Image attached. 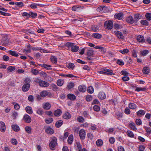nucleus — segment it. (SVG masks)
Segmentation results:
<instances>
[{
  "label": "nucleus",
  "mask_w": 151,
  "mask_h": 151,
  "mask_svg": "<svg viewBox=\"0 0 151 151\" xmlns=\"http://www.w3.org/2000/svg\"><path fill=\"white\" fill-rule=\"evenodd\" d=\"M127 22L130 24H133L134 22V19L132 16H129L126 19Z\"/></svg>",
  "instance_id": "11"
},
{
  "label": "nucleus",
  "mask_w": 151,
  "mask_h": 151,
  "mask_svg": "<svg viewBox=\"0 0 151 151\" xmlns=\"http://www.w3.org/2000/svg\"><path fill=\"white\" fill-rule=\"evenodd\" d=\"M12 129L16 132H18L19 129V127L16 124H14L12 126Z\"/></svg>",
  "instance_id": "27"
},
{
  "label": "nucleus",
  "mask_w": 151,
  "mask_h": 151,
  "mask_svg": "<svg viewBox=\"0 0 151 151\" xmlns=\"http://www.w3.org/2000/svg\"><path fill=\"white\" fill-rule=\"evenodd\" d=\"M75 66L74 63H69L67 67L68 68H71L72 69H73Z\"/></svg>",
  "instance_id": "43"
},
{
  "label": "nucleus",
  "mask_w": 151,
  "mask_h": 151,
  "mask_svg": "<svg viewBox=\"0 0 151 151\" xmlns=\"http://www.w3.org/2000/svg\"><path fill=\"white\" fill-rule=\"evenodd\" d=\"M87 54L88 56H91L93 55V52L92 50V48L87 50Z\"/></svg>",
  "instance_id": "38"
},
{
  "label": "nucleus",
  "mask_w": 151,
  "mask_h": 151,
  "mask_svg": "<svg viewBox=\"0 0 151 151\" xmlns=\"http://www.w3.org/2000/svg\"><path fill=\"white\" fill-rule=\"evenodd\" d=\"M115 35L117 36L119 40H124V37L122 33L120 31H114Z\"/></svg>",
  "instance_id": "5"
},
{
  "label": "nucleus",
  "mask_w": 151,
  "mask_h": 151,
  "mask_svg": "<svg viewBox=\"0 0 151 151\" xmlns=\"http://www.w3.org/2000/svg\"><path fill=\"white\" fill-rule=\"evenodd\" d=\"M25 130L27 133L30 134L31 132L32 129L29 126H27L25 127Z\"/></svg>",
  "instance_id": "51"
},
{
  "label": "nucleus",
  "mask_w": 151,
  "mask_h": 151,
  "mask_svg": "<svg viewBox=\"0 0 151 151\" xmlns=\"http://www.w3.org/2000/svg\"><path fill=\"white\" fill-rule=\"evenodd\" d=\"M122 13H119L118 14H115L114 17L116 19L120 20L122 18Z\"/></svg>",
  "instance_id": "21"
},
{
  "label": "nucleus",
  "mask_w": 151,
  "mask_h": 151,
  "mask_svg": "<svg viewBox=\"0 0 151 151\" xmlns=\"http://www.w3.org/2000/svg\"><path fill=\"white\" fill-rule=\"evenodd\" d=\"M1 44L4 46H8L10 45L9 39L6 36L3 37Z\"/></svg>",
  "instance_id": "3"
},
{
  "label": "nucleus",
  "mask_w": 151,
  "mask_h": 151,
  "mask_svg": "<svg viewBox=\"0 0 151 151\" xmlns=\"http://www.w3.org/2000/svg\"><path fill=\"white\" fill-rule=\"evenodd\" d=\"M31 81V79L30 78H26L24 80V84L30 85V83Z\"/></svg>",
  "instance_id": "34"
},
{
  "label": "nucleus",
  "mask_w": 151,
  "mask_h": 151,
  "mask_svg": "<svg viewBox=\"0 0 151 151\" xmlns=\"http://www.w3.org/2000/svg\"><path fill=\"white\" fill-rule=\"evenodd\" d=\"M45 132L48 134H52L54 133V131L50 127H46Z\"/></svg>",
  "instance_id": "8"
},
{
  "label": "nucleus",
  "mask_w": 151,
  "mask_h": 151,
  "mask_svg": "<svg viewBox=\"0 0 151 151\" xmlns=\"http://www.w3.org/2000/svg\"><path fill=\"white\" fill-rule=\"evenodd\" d=\"M92 99V96L90 95L87 96L86 97V100L88 101H90Z\"/></svg>",
  "instance_id": "60"
},
{
  "label": "nucleus",
  "mask_w": 151,
  "mask_h": 151,
  "mask_svg": "<svg viewBox=\"0 0 151 151\" xmlns=\"http://www.w3.org/2000/svg\"><path fill=\"white\" fill-rule=\"evenodd\" d=\"M74 45H75V44L74 43L70 42H67L66 43L65 46L67 47H71V48Z\"/></svg>",
  "instance_id": "49"
},
{
  "label": "nucleus",
  "mask_w": 151,
  "mask_h": 151,
  "mask_svg": "<svg viewBox=\"0 0 151 151\" xmlns=\"http://www.w3.org/2000/svg\"><path fill=\"white\" fill-rule=\"evenodd\" d=\"M29 17H31L33 18H35L37 14L36 13H34L32 12H29Z\"/></svg>",
  "instance_id": "52"
},
{
  "label": "nucleus",
  "mask_w": 151,
  "mask_h": 151,
  "mask_svg": "<svg viewBox=\"0 0 151 151\" xmlns=\"http://www.w3.org/2000/svg\"><path fill=\"white\" fill-rule=\"evenodd\" d=\"M68 142L70 145L71 144L73 141V136L72 134L70 135L68 137Z\"/></svg>",
  "instance_id": "20"
},
{
  "label": "nucleus",
  "mask_w": 151,
  "mask_h": 151,
  "mask_svg": "<svg viewBox=\"0 0 151 151\" xmlns=\"http://www.w3.org/2000/svg\"><path fill=\"white\" fill-rule=\"evenodd\" d=\"M145 111L144 110H140L137 112V115L138 116H142L145 114Z\"/></svg>",
  "instance_id": "30"
},
{
  "label": "nucleus",
  "mask_w": 151,
  "mask_h": 151,
  "mask_svg": "<svg viewBox=\"0 0 151 151\" xmlns=\"http://www.w3.org/2000/svg\"><path fill=\"white\" fill-rule=\"evenodd\" d=\"M127 135L131 137H133L134 136V134L133 133L130 131H128L127 132Z\"/></svg>",
  "instance_id": "42"
},
{
  "label": "nucleus",
  "mask_w": 151,
  "mask_h": 151,
  "mask_svg": "<svg viewBox=\"0 0 151 151\" xmlns=\"http://www.w3.org/2000/svg\"><path fill=\"white\" fill-rule=\"evenodd\" d=\"M35 82L36 83H38L40 86L42 87H47L49 85V83L38 78L36 79Z\"/></svg>",
  "instance_id": "1"
},
{
  "label": "nucleus",
  "mask_w": 151,
  "mask_h": 151,
  "mask_svg": "<svg viewBox=\"0 0 151 151\" xmlns=\"http://www.w3.org/2000/svg\"><path fill=\"white\" fill-rule=\"evenodd\" d=\"M137 41L141 43H143L145 42V40L144 37L142 35L138 36L137 37Z\"/></svg>",
  "instance_id": "10"
},
{
  "label": "nucleus",
  "mask_w": 151,
  "mask_h": 151,
  "mask_svg": "<svg viewBox=\"0 0 151 151\" xmlns=\"http://www.w3.org/2000/svg\"><path fill=\"white\" fill-rule=\"evenodd\" d=\"M68 98L72 100H74L76 99V96L72 94H69L67 95Z\"/></svg>",
  "instance_id": "26"
},
{
  "label": "nucleus",
  "mask_w": 151,
  "mask_h": 151,
  "mask_svg": "<svg viewBox=\"0 0 151 151\" xmlns=\"http://www.w3.org/2000/svg\"><path fill=\"white\" fill-rule=\"evenodd\" d=\"M104 6H102L98 7L97 9V11L99 12H104Z\"/></svg>",
  "instance_id": "37"
},
{
  "label": "nucleus",
  "mask_w": 151,
  "mask_h": 151,
  "mask_svg": "<svg viewBox=\"0 0 151 151\" xmlns=\"http://www.w3.org/2000/svg\"><path fill=\"white\" fill-rule=\"evenodd\" d=\"M77 120L80 122L83 123L85 121L83 117L81 116H79L77 117Z\"/></svg>",
  "instance_id": "41"
},
{
  "label": "nucleus",
  "mask_w": 151,
  "mask_h": 151,
  "mask_svg": "<svg viewBox=\"0 0 151 151\" xmlns=\"http://www.w3.org/2000/svg\"><path fill=\"white\" fill-rule=\"evenodd\" d=\"M141 23L143 25L148 26L149 25V23L146 20H142L141 21Z\"/></svg>",
  "instance_id": "46"
},
{
  "label": "nucleus",
  "mask_w": 151,
  "mask_h": 151,
  "mask_svg": "<svg viewBox=\"0 0 151 151\" xmlns=\"http://www.w3.org/2000/svg\"><path fill=\"white\" fill-rule=\"evenodd\" d=\"M113 22L111 20L106 21L104 23V27L109 30L113 28Z\"/></svg>",
  "instance_id": "4"
},
{
  "label": "nucleus",
  "mask_w": 151,
  "mask_h": 151,
  "mask_svg": "<svg viewBox=\"0 0 151 151\" xmlns=\"http://www.w3.org/2000/svg\"><path fill=\"white\" fill-rule=\"evenodd\" d=\"M63 117L65 119H68L70 118L71 116L69 112L66 111L63 114Z\"/></svg>",
  "instance_id": "16"
},
{
  "label": "nucleus",
  "mask_w": 151,
  "mask_h": 151,
  "mask_svg": "<svg viewBox=\"0 0 151 151\" xmlns=\"http://www.w3.org/2000/svg\"><path fill=\"white\" fill-rule=\"evenodd\" d=\"M145 17L149 21L151 20V13H147L146 14Z\"/></svg>",
  "instance_id": "45"
},
{
  "label": "nucleus",
  "mask_w": 151,
  "mask_h": 151,
  "mask_svg": "<svg viewBox=\"0 0 151 151\" xmlns=\"http://www.w3.org/2000/svg\"><path fill=\"white\" fill-rule=\"evenodd\" d=\"M129 51V50L128 49H124L122 50H120L119 52L122 54H124L125 53H127Z\"/></svg>",
  "instance_id": "62"
},
{
  "label": "nucleus",
  "mask_w": 151,
  "mask_h": 151,
  "mask_svg": "<svg viewBox=\"0 0 151 151\" xmlns=\"http://www.w3.org/2000/svg\"><path fill=\"white\" fill-rule=\"evenodd\" d=\"M64 82V81L63 80L60 79L57 81V84L59 86H61L63 84Z\"/></svg>",
  "instance_id": "36"
},
{
  "label": "nucleus",
  "mask_w": 151,
  "mask_h": 151,
  "mask_svg": "<svg viewBox=\"0 0 151 151\" xmlns=\"http://www.w3.org/2000/svg\"><path fill=\"white\" fill-rule=\"evenodd\" d=\"M141 17L140 16L139 14H136L134 15V22L137 23L138 20L140 19Z\"/></svg>",
  "instance_id": "25"
},
{
  "label": "nucleus",
  "mask_w": 151,
  "mask_h": 151,
  "mask_svg": "<svg viewBox=\"0 0 151 151\" xmlns=\"http://www.w3.org/2000/svg\"><path fill=\"white\" fill-rule=\"evenodd\" d=\"M9 53L11 55L15 57H18L19 56L17 52L15 51L10 50L9 51Z\"/></svg>",
  "instance_id": "33"
},
{
  "label": "nucleus",
  "mask_w": 151,
  "mask_h": 151,
  "mask_svg": "<svg viewBox=\"0 0 151 151\" xmlns=\"http://www.w3.org/2000/svg\"><path fill=\"white\" fill-rule=\"evenodd\" d=\"M92 36V37L97 39H100L102 37L101 35L98 33H93Z\"/></svg>",
  "instance_id": "31"
},
{
  "label": "nucleus",
  "mask_w": 151,
  "mask_h": 151,
  "mask_svg": "<svg viewBox=\"0 0 151 151\" xmlns=\"http://www.w3.org/2000/svg\"><path fill=\"white\" fill-rule=\"evenodd\" d=\"M31 72L35 75H37L39 73V71L36 69H33L31 71Z\"/></svg>",
  "instance_id": "63"
},
{
  "label": "nucleus",
  "mask_w": 151,
  "mask_h": 151,
  "mask_svg": "<svg viewBox=\"0 0 151 151\" xmlns=\"http://www.w3.org/2000/svg\"><path fill=\"white\" fill-rule=\"evenodd\" d=\"M57 145V139L55 137L53 138L49 143V147L51 150H54Z\"/></svg>",
  "instance_id": "2"
},
{
  "label": "nucleus",
  "mask_w": 151,
  "mask_h": 151,
  "mask_svg": "<svg viewBox=\"0 0 151 151\" xmlns=\"http://www.w3.org/2000/svg\"><path fill=\"white\" fill-rule=\"evenodd\" d=\"M103 70L105 72V75H110L112 74L113 71L112 70H109L104 68H103Z\"/></svg>",
  "instance_id": "13"
},
{
  "label": "nucleus",
  "mask_w": 151,
  "mask_h": 151,
  "mask_svg": "<svg viewBox=\"0 0 151 151\" xmlns=\"http://www.w3.org/2000/svg\"><path fill=\"white\" fill-rule=\"evenodd\" d=\"M63 122L62 120H59L57 121L55 124V127L57 128L60 127L63 124Z\"/></svg>",
  "instance_id": "23"
},
{
  "label": "nucleus",
  "mask_w": 151,
  "mask_h": 151,
  "mask_svg": "<svg viewBox=\"0 0 151 151\" xmlns=\"http://www.w3.org/2000/svg\"><path fill=\"white\" fill-rule=\"evenodd\" d=\"M78 89L80 92H84L86 91V87L84 86L80 85L78 87Z\"/></svg>",
  "instance_id": "17"
},
{
  "label": "nucleus",
  "mask_w": 151,
  "mask_h": 151,
  "mask_svg": "<svg viewBox=\"0 0 151 151\" xmlns=\"http://www.w3.org/2000/svg\"><path fill=\"white\" fill-rule=\"evenodd\" d=\"M93 109L95 111H99L100 110V107L97 105H95L93 106Z\"/></svg>",
  "instance_id": "64"
},
{
  "label": "nucleus",
  "mask_w": 151,
  "mask_h": 151,
  "mask_svg": "<svg viewBox=\"0 0 151 151\" xmlns=\"http://www.w3.org/2000/svg\"><path fill=\"white\" fill-rule=\"evenodd\" d=\"M30 85L24 84L22 87V90L24 92H27L29 89Z\"/></svg>",
  "instance_id": "12"
},
{
  "label": "nucleus",
  "mask_w": 151,
  "mask_h": 151,
  "mask_svg": "<svg viewBox=\"0 0 151 151\" xmlns=\"http://www.w3.org/2000/svg\"><path fill=\"white\" fill-rule=\"evenodd\" d=\"M51 61L54 63H57V58L55 56H52L51 58Z\"/></svg>",
  "instance_id": "57"
},
{
  "label": "nucleus",
  "mask_w": 151,
  "mask_h": 151,
  "mask_svg": "<svg viewBox=\"0 0 151 151\" xmlns=\"http://www.w3.org/2000/svg\"><path fill=\"white\" fill-rule=\"evenodd\" d=\"M129 107L130 109H134L136 108L137 106L135 104L130 103L129 104Z\"/></svg>",
  "instance_id": "35"
},
{
  "label": "nucleus",
  "mask_w": 151,
  "mask_h": 151,
  "mask_svg": "<svg viewBox=\"0 0 151 151\" xmlns=\"http://www.w3.org/2000/svg\"><path fill=\"white\" fill-rule=\"evenodd\" d=\"M135 87L136 88V89H135V91H136L139 92L140 91H145L147 90L146 88L145 87L142 88L137 87L136 86H135Z\"/></svg>",
  "instance_id": "22"
},
{
  "label": "nucleus",
  "mask_w": 151,
  "mask_h": 151,
  "mask_svg": "<svg viewBox=\"0 0 151 151\" xmlns=\"http://www.w3.org/2000/svg\"><path fill=\"white\" fill-rule=\"evenodd\" d=\"M26 112L29 114L33 113V111L32 108L29 106H27L25 108Z\"/></svg>",
  "instance_id": "19"
},
{
  "label": "nucleus",
  "mask_w": 151,
  "mask_h": 151,
  "mask_svg": "<svg viewBox=\"0 0 151 151\" xmlns=\"http://www.w3.org/2000/svg\"><path fill=\"white\" fill-rule=\"evenodd\" d=\"M149 53L148 50H145L142 51L141 52V54L142 56H145L146 55Z\"/></svg>",
  "instance_id": "53"
},
{
  "label": "nucleus",
  "mask_w": 151,
  "mask_h": 151,
  "mask_svg": "<svg viewBox=\"0 0 151 151\" xmlns=\"http://www.w3.org/2000/svg\"><path fill=\"white\" fill-rule=\"evenodd\" d=\"M36 112L37 114L40 115H42L43 113L42 109L41 108L38 109L37 110Z\"/></svg>",
  "instance_id": "56"
},
{
  "label": "nucleus",
  "mask_w": 151,
  "mask_h": 151,
  "mask_svg": "<svg viewBox=\"0 0 151 151\" xmlns=\"http://www.w3.org/2000/svg\"><path fill=\"white\" fill-rule=\"evenodd\" d=\"M79 48L78 46L74 45L71 48V50L73 52H76L78 51Z\"/></svg>",
  "instance_id": "29"
},
{
  "label": "nucleus",
  "mask_w": 151,
  "mask_h": 151,
  "mask_svg": "<svg viewBox=\"0 0 151 151\" xmlns=\"http://www.w3.org/2000/svg\"><path fill=\"white\" fill-rule=\"evenodd\" d=\"M47 94L48 93L46 91H43L40 93V95L43 97H45Z\"/></svg>",
  "instance_id": "48"
},
{
  "label": "nucleus",
  "mask_w": 151,
  "mask_h": 151,
  "mask_svg": "<svg viewBox=\"0 0 151 151\" xmlns=\"http://www.w3.org/2000/svg\"><path fill=\"white\" fill-rule=\"evenodd\" d=\"M103 142L101 139H98L96 142V144L98 146H101L102 145Z\"/></svg>",
  "instance_id": "40"
},
{
  "label": "nucleus",
  "mask_w": 151,
  "mask_h": 151,
  "mask_svg": "<svg viewBox=\"0 0 151 151\" xmlns=\"http://www.w3.org/2000/svg\"><path fill=\"white\" fill-rule=\"evenodd\" d=\"M51 107V105L48 102H47L43 104L42 107L45 109L49 110L50 109Z\"/></svg>",
  "instance_id": "15"
},
{
  "label": "nucleus",
  "mask_w": 151,
  "mask_h": 151,
  "mask_svg": "<svg viewBox=\"0 0 151 151\" xmlns=\"http://www.w3.org/2000/svg\"><path fill=\"white\" fill-rule=\"evenodd\" d=\"M53 118H49L45 119V122L46 123L49 124L52 123L53 121Z\"/></svg>",
  "instance_id": "44"
},
{
  "label": "nucleus",
  "mask_w": 151,
  "mask_h": 151,
  "mask_svg": "<svg viewBox=\"0 0 151 151\" xmlns=\"http://www.w3.org/2000/svg\"><path fill=\"white\" fill-rule=\"evenodd\" d=\"M15 4L19 7H22L24 6V4L22 2H15Z\"/></svg>",
  "instance_id": "54"
},
{
  "label": "nucleus",
  "mask_w": 151,
  "mask_h": 151,
  "mask_svg": "<svg viewBox=\"0 0 151 151\" xmlns=\"http://www.w3.org/2000/svg\"><path fill=\"white\" fill-rule=\"evenodd\" d=\"M142 71L143 73L148 74L150 72L149 68L147 67H144Z\"/></svg>",
  "instance_id": "24"
},
{
  "label": "nucleus",
  "mask_w": 151,
  "mask_h": 151,
  "mask_svg": "<svg viewBox=\"0 0 151 151\" xmlns=\"http://www.w3.org/2000/svg\"><path fill=\"white\" fill-rule=\"evenodd\" d=\"M129 126L134 131H136L137 130V129L135 127V124L133 122L130 123L129 124Z\"/></svg>",
  "instance_id": "32"
},
{
  "label": "nucleus",
  "mask_w": 151,
  "mask_h": 151,
  "mask_svg": "<svg viewBox=\"0 0 151 151\" xmlns=\"http://www.w3.org/2000/svg\"><path fill=\"white\" fill-rule=\"evenodd\" d=\"M13 104L14 105V108L16 110H18L19 109L20 106L19 104L15 102H14Z\"/></svg>",
  "instance_id": "58"
},
{
  "label": "nucleus",
  "mask_w": 151,
  "mask_h": 151,
  "mask_svg": "<svg viewBox=\"0 0 151 151\" xmlns=\"http://www.w3.org/2000/svg\"><path fill=\"white\" fill-rule=\"evenodd\" d=\"M23 119L25 122L27 123H30L32 120L30 117L27 114L24 115Z\"/></svg>",
  "instance_id": "7"
},
{
  "label": "nucleus",
  "mask_w": 151,
  "mask_h": 151,
  "mask_svg": "<svg viewBox=\"0 0 151 151\" xmlns=\"http://www.w3.org/2000/svg\"><path fill=\"white\" fill-rule=\"evenodd\" d=\"M76 145L78 151H82L81 145L79 142H77Z\"/></svg>",
  "instance_id": "59"
},
{
  "label": "nucleus",
  "mask_w": 151,
  "mask_h": 151,
  "mask_svg": "<svg viewBox=\"0 0 151 151\" xmlns=\"http://www.w3.org/2000/svg\"><path fill=\"white\" fill-rule=\"evenodd\" d=\"M98 97L99 99L103 100L105 99L106 96L104 93L101 92L99 93L98 95Z\"/></svg>",
  "instance_id": "18"
},
{
  "label": "nucleus",
  "mask_w": 151,
  "mask_h": 151,
  "mask_svg": "<svg viewBox=\"0 0 151 151\" xmlns=\"http://www.w3.org/2000/svg\"><path fill=\"white\" fill-rule=\"evenodd\" d=\"M116 118L119 120H120L122 117V114L120 112H118L116 114Z\"/></svg>",
  "instance_id": "50"
},
{
  "label": "nucleus",
  "mask_w": 151,
  "mask_h": 151,
  "mask_svg": "<svg viewBox=\"0 0 151 151\" xmlns=\"http://www.w3.org/2000/svg\"><path fill=\"white\" fill-rule=\"evenodd\" d=\"M124 60L126 62L129 64L132 63V60L131 58L129 57L126 56L124 57Z\"/></svg>",
  "instance_id": "28"
},
{
  "label": "nucleus",
  "mask_w": 151,
  "mask_h": 151,
  "mask_svg": "<svg viewBox=\"0 0 151 151\" xmlns=\"http://www.w3.org/2000/svg\"><path fill=\"white\" fill-rule=\"evenodd\" d=\"M15 70V67L12 66H9L7 69V70L9 71V72H12Z\"/></svg>",
  "instance_id": "47"
},
{
  "label": "nucleus",
  "mask_w": 151,
  "mask_h": 151,
  "mask_svg": "<svg viewBox=\"0 0 151 151\" xmlns=\"http://www.w3.org/2000/svg\"><path fill=\"white\" fill-rule=\"evenodd\" d=\"M62 113V111L60 109H57L54 112V115L56 116H60Z\"/></svg>",
  "instance_id": "14"
},
{
  "label": "nucleus",
  "mask_w": 151,
  "mask_h": 151,
  "mask_svg": "<svg viewBox=\"0 0 151 151\" xmlns=\"http://www.w3.org/2000/svg\"><path fill=\"white\" fill-rule=\"evenodd\" d=\"M79 134L80 139H85L86 136V132L83 129H81L79 132Z\"/></svg>",
  "instance_id": "6"
},
{
  "label": "nucleus",
  "mask_w": 151,
  "mask_h": 151,
  "mask_svg": "<svg viewBox=\"0 0 151 151\" xmlns=\"http://www.w3.org/2000/svg\"><path fill=\"white\" fill-rule=\"evenodd\" d=\"M6 130L5 123L2 122H0V130L2 132H4Z\"/></svg>",
  "instance_id": "9"
},
{
  "label": "nucleus",
  "mask_w": 151,
  "mask_h": 151,
  "mask_svg": "<svg viewBox=\"0 0 151 151\" xmlns=\"http://www.w3.org/2000/svg\"><path fill=\"white\" fill-rule=\"evenodd\" d=\"M74 86V83L72 82H70L67 85V88H68V89H70L73 88Z\"/></svg>",
  "instance_id": "39"
},
{
  "label": "nucleus",
  "mask_w": 151,
  "mask_h": 151,
  "mask_svg": "<svg viewBox=\"0 0 151 151\" xmlns=\"http://www.w3.org/2000/svg\"><path fill=\"white\" fill-rule=\"evenodd\" d=\"M91 28L92 30L94 32H97L99 30L97 26H93Z\"/></svg>",
  "instance_id": "61"
},
{
  "label": "nucleus",
  "mask_w": 151,
  "mask_h": 151,
  "mask_svg": "<svg viewBox=\"0 0 151 151\" xmlns=\"http://www.w3.org/2000/svg\"><path fill=\"white\" fill-rule=\"evenodd\" d=\"M87 91L89 93H92L93 92V88L91 86H89L88 88Z\"/></svg>",
  "instance_id": "55"
}]
</instances>
